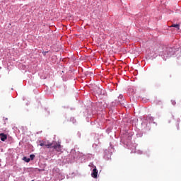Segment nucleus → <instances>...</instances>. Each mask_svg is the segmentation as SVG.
<instances>
[{"label": "nucleus", "mask_w": 181, "mask_h": 181, "mask_svg": "<svg viewBox=\"0 0 181 181\" xmlns=\"http://www.w3.org/2000/svg\"><path fill=\"white\" fill-rule=\"evenodd\" d=\"M46 53H47V52H43V54H44V55H45V54H46Z\"/></svg>", "instance_id": "9b49d317"}, {"label": "nucleus", "mask_w": 181, "mask_h": 181, "mask_svg": "<svg viewBox=\"0 0 181 181\" xmlns=\"http://www.w3.org/2000/svg\"><path fill=\"white\" fill-rule=\"evenodd\" d=\"M172 28H176V29H177L179 30L180 28H179V24H173Z\"/></svg>", "instance_id": "423d86ee"}, {"label": "nucleus", "mask_w": 181, "mask_h": 181, "mask_svg": "<svg viewBox=\"0 0 181 181\" xmlns=\"http://www.w3.org/2000/svg\"><path fill=\"white\" fill-rule=\"evenodd\" d=\"M40 146H45L46 148H52L53 146V143L49 142V141H40Z\"/></svg>", "instance_id": "f257e3e1"}, {"label": "nucleus", "mask_w": 181, "mask_h": 181, "mask_svg": "<svg viewBox=\"0 0 181 181\" xmlns=\"http://www.w3.org/2000/svg\"><path fill=\"white\" fill-rule=\"evenodd\" d=\"M173 105H176V101L172 100Z\"/></svg>", "instance_id": "6e6552de"}, {"label": "nucleus", "mask_w": 181, "mask_h": 181, "mask_svg": "<svg viewBox=\"0 0 181 181\" xmlns=\"http://www.w3.org/2000/svg\"><path fill=\"white\" fill-rule=\"evenodd\" d=\"M169 56H172V54H170V53H169V54H168V56H165V57H169Z\"/></svg>", "instance_id": "9d476101"}, {"label": "nucleus", "mask_w": 181, "mask_h": 181, "mask_svg": "<svg viewBox=\"0 0 181 181\" xmlns=\"http://www.w3.org/2000/svg\"><path fill=\"white\" fill-rule=\"evenodd\" d=\"M169 52L170 53V52H172V49H168V50H167V52Z\"/></svg>", "instance_id": "1a4fd4ad"}, {"label": "nucleus", "mask_w": 181, "mask_h": 181, "mask_svg": "<svg viewBox=\"0 0 181 181\" xmlns=\"http://www.w3.org/2000/svg\"><path fill=\"white\" fill-rule=\"evenodd\" d=\"M0 139L3 142H5V141H6V139H8V136L4 133H1L0 134Z\"/></svg>", "instance_id": "20e7f679"}, {"label": "nucleus", "mask_w": 181, "mask_h": 181, "mask_svg": "<svg viewBox=\"0 0 181 181\" xmlns=\"http://www.w3.org/2000/svg\"><path fill=\"white\" fill-rule=\"evenodd\" d=\"M51 148L56 149L57 152H60L62 151V145H60V143H57L56 141L52 142V146H51Z\"/></svg>", "instance_id": "f03ea898"}, {"label": "nucleus", "mask_w": 181, "mask_h": 181, "mask_svg": "<svg viewBox=\"0 0 181 181\" xmlns=\"http://www.w3.org/2000/svg\"><path fill=\"white\" fill-rule=\"evenodd\" d=\"M98 175V170H97L96 168H95L93 170V173H91V176H92V177H94V179H97Z\"/></svg>", "instance_id": "7ed1b4c3"}, {"label": "nucleus", "mask_w": 181, "mask_h": 181, "mask_svg": "<svg viewBox=\"0 0 181 181\" xmlns=\"http://www.w3.org/2000/svg\"><path fill=\"white\" fill-rule=\"evenodd\" d=\"M23 160L25 162H27V163H28V162H30V158H28L27 157H23Z\"/></svg>", "instance_id": "39448f33"}, {"label": "nucleus", "mask_w": 181, "mask_h": 181, "mask_svg": "<svg viewBox=\"0 0 181 181\" xmlns=\"http://www.w3.org/2000/svg\"><path fill=\"white\" fill-rule=\"evenodd\" d=\"M120 98H122V96L120 95Z\"/></svg>", "instance_id": "f8f14e48"}, {"label": "nucleus", "mask_w": 181, "mask_h": 181, "mask_svg": "<svg viewBox=\"0 0 181 181\" xmlns=\"http://www.w3.org/2000/svg\"><path fill=\"white\" fill-rule=\"evenodd\" d=\"M35 154H31L30 156V159H31V160H33V159H35Z\"/></svg>", "instance_id": "0eeeda50"}]
</instances>
